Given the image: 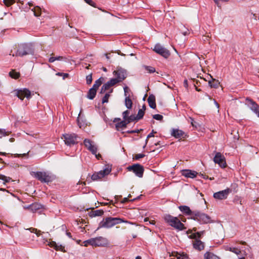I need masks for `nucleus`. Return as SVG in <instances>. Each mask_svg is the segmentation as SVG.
I'll use <instances>...</instances> for the list:
<instances>
[{"instance_id":"f03ea898","label":"nucleus","mask_w":259,"mask_h":259,"mask_svg":"<svg viewBox=\"0 0 259 259\" xmlns=\"http://www.w3.org/2000/svg\"><path fill=\"white\" fill-rule=\"evenodd\" d=\"M121 223H128L127 221H124L120 218L107 217L103 219L99 224L97 230L100 228H110L114 225Z\"/></svg>"},{"instance_id":"1a4fd4ad","label":"nucleus","mask_w":259,"mask_h":259,"mask_svg":"<svg viewBox=\"0 0 259 259\" xmlns=\"http://www.w3.org/2000/svg\"><path fill=\"white\" fill-rule=\"evenodd\" d=\"M245 105L259 117V105L252 99L247 97L245 99Z\"/></svg>"},{"instance_id":"bb28decb","label":"nucleus","mask_w":259,"mask_h":259,"mask_svg":"<svg viewBox=\"0 0 259 259\" xmlns=\"http://www.w3.org/2000/svg\"><path fill=\"white\" fill-rule=\"evenodd\" d=\"M127 121L123 119V120L119 121L115 124L116 128L118 130L119 128L125 127L128 124L126 123Z\"/></svg>"},{"instance_id":"4c0bfd02","label":"nucleus","mask_w":259,"mask_h":259,"mask_svg":"<svg viewBox=\"0 0 259 259\" xmlns=\"http://www.w3.org/2000/svg\"><path fill=\"white\" fill-rule=\"evenodd\" d=\"M123 90H124V95L125 97H130V95L129 93L131 92V91L129 89V88L127 86H125L123 88Z\"/></svg>"},{"instance_id":"338daca9","label":"nucleus","mask_w":259,"mask_h":259,"mask_svg":"<svg viewBox=\"0 0 259 259\" xmlns=\"http://www.w3.org/2000/svg\"><path fill=\"white\" fill-rule=\"evenodd\" d=\"M214 100V104L215 105L216 107H217V108H219V104H218V103L215 100Z\"/></svg>"},{"instance_id":"a211bd4d","label":"nucleus","mask_w":259,"mask_h":259,"mask_svg":"<svg viewBox=\"0 0 259 259\" xmlns=\"http://www.w3.org/2000/svg\"><path fill=\"white\" fill-rule=\"evenodd\" d=\"M180 210L186 215H190L193 217L196 212V210L192 211L190 207L186 205H181L179 206Z\"/></svg>"},{"instance_id":"4d7b16f0","label":"nucleus","mask_w":259,"mask_h":259,"mask_svg":"<svg viewBox=\"0 0 259 259\" xmlns=\"http://www.w3.org/2000/svg\"><path fill=\"white\" fill-rule=\"evenodd\" d=\"M184 86L186 89H188V82L187 79H186L184 81Z\"/></svg>"},{"instance_id":"603ef678","label":"nucleus","mask_w":259,"mask_h":259,"mask_svg":"<svg viewBox=\"0 0 259 259\" xmlns=\"http://www.w3.org/2000/svg\"><path fill=\"white\" fill-rule=\"evenodd\" d=\"M103 88H104V89L105 90H108L111 86L110 85V84L108 82H106L105 84H103V85L102 86Z\"/></svg>"},{"instance_id":"680f3d73","label":"nucleus","mask_w":259,"mask_h":259,"mask_svg":"<svg viewBox=\"0 0 259 259\" xmlns=\"http://www.w3.org/2000/svg\"><path fill=\"white\" fill-rule=\"evenodd\" d=\"M66 235L70 238L72 239L71 234L70 232L66 231Z\"/></svg>"},{"instance_id":"6ab92c4d","label":"nucleus","mask_w":259,"mask_h":259,"mask_svg":"<svg viewBox=\"0 0 259 259\" xmlns=\"http://www.w3.org/2000/svg\"><path fill=\"white\" fill-rule=\"evenodd\" d=\"M192 245L193 248L198 251L203 250L205 246L204 243L200 239L193 240L192 241Z\"/></svg>"},{"instance_id":"c03bdc74","label":"nucleus","mask_w":259,"mask_h":259,"mask_svg":"<svg viewBox=\"0 0 259 259\" xmlns=\"http://www.w3.org/2000/svg\"><path fill=\"white\" fill-rule=\"evenodd\" d=\"M15 2V0H4V3L7 6H9L12 5Z\"/></svg>"},{"instance_id":"0eeeda50","label":"nucleus","mask_w":259,"mask_h":259,"mask_svg":"<svg viewBox=\"0 0 259 259\" xmlns=\"http://www.w3.org/2000/svg\"><path fill=\"white\" fill-rule=\"evenodd\" d=\"M31 175L41 182L48 183L52 181L51 177L46 172H32Z\"/></svg>"},{"instance_id":"f704fd0d","label":"nucleus","mask_w":259,"mask_h":259,"mask_svg":"<svg viewBox=\"0 0 259 259\" xmlns=\"http://www.w3.org/2000/svg\"><path fill=\"white\" fill-rule=\"evenodd\" d=\"M64 58L62 56L51 57L49 58V62L50 63H53L56 60L61 61Z\"/></svg>"},{"instance_id":"e2e57ef3","label":"nucleus","mask_w":259,"mask_h":259,"mask_svg":"<svg viewBox=\"0 0 259 259\" xmlns=\"http://www.w3.org/2000/svg\"><path fill=\"white\" fill-rule=\"evenodd\" d=\"M94 155H95L96 158L98 159H100V158H101V155L99 153L97 154V153H96V154Z\"/></svg>"},{"instance_id":"9b49d317","label":"nucleus","mask_w":259,"mask_h":259,"mask_svg":"<svg viewBox=\"0 0 259 259\" xmlns=\"http://www.w3.org/2000/svg\"><path fill=\"white\" fill-rule=\"evenodd\" d=\"M153 51L166 59L168 58L170 55V52L167 49L159 44L155 45Z\"/></svg>"},{"instance_id":"ddd939ff","label":"nucleus","mask_w":259,"mask_h":259,"mask_svg":"<svg viewBox=\"0 0 259 259\" xmlns=\"http://www.w3.org/2000/svg\"><path fill=\"white\" fill-rule=\"evenodd\" d=\"M113 75L116 77L119 82H121L126 78V71L122 68H119L117 70H115L113 73Z\"/></svg>"},{"instance_id":"69168bd1","label":"nucleus","mask_w":259,"mask_h":259,"mask_svg":"<svg viewBox=\"0 0 259 259\" xmlns=\"http://www.w3.org/2000/svg\"><path fill=\"white\" fill-rule=\"evenodd\" d=\"M63 78L65 79V78L69 76V74L68 73H63Z\"/></svg>"},{"instance_id":"b1692460","label":"nucleus","mask_w":259,"mask_h":259,"mask_svg":"<svg viewBox=\"0 0 259 259\" xmlns=\"http://www.w3.org/2000/svg\"><path fill=\"white\" fill-rule=\"evenodd\" d=\"M204 259H220L219 257L214 253L207 251L204 255Z\"/></svg>"},{"instance_id":"6e6552de","label":"nucleus","mask_w":259,"mask_h":259,"mask_svg":"<svg viewBox=\"0 0 259 259\" xmlns=\"http://www.w3.org/2000/svg\"><path fill=\"white\" fill-rule=\"evenodd\" d=\"M127 169L128 171H132L136 176L139 178H142L143 176L144 168V167L140 164L136 163L128 166Z\"/></svg>"},{"instance_id":"473e14b6","label":"nucleus","mask_w":259,"mask_h":259,"mask_svg":"<svg viewBox=\"0 0 259 259\" xmlns=\"http://www.w3.org/2000/svg\"><path fill=\"white\" fill-rule=\"evenodd\" d=\"M143 67L149 73H152L156 71L155 68L150 66L144 65Z\"/></svg>"},{"instance_id":"4468645a","label":"nucleus","mask_w":259,"mask_h":259,"mask_svg":"<svg viewBox=\"0 0 259 259\" xmlns=\"http://www.w3.org/2000/svg\"><path fill=\"white\" fill-rule=\"evenodd\" d=\"M213 161L218 164L221 167L226 166V162L225 157L220 152H217L213 158Z\"/></svg>"},{"instance_id":"f3484780","label":"nucleus","mask_w":259,"mask_h":259,"mask_svg":"<svg viewBox=\"0 0 259 259\" xmlns=\"http://www.w3.org/2000/svg\"><path fill=\"white\" fill-rule=\"evenodd\" d=\"M171 135L176 139L186 138L187 137V135L182 130L173 128L171 132Z\"/></svg>"},{"instance_id":"58836bf2","label":"nucleus","mask_w":259,"mask_h":259,"mask_svg":"<svg viewBox=\"0 0 259 259\" xmlns=\"http://www.w3.org/2000/svg\"><path fill=\"white\" fill-rule=\"evenodd\" d=\"M136 116L135 115H131L129 116V117L127 118V120H126V123H129L132 121H134L135 120H137V118H136Z\"/></svg>"},{"instance_id":"39448f33","label":"nucleus","mask_w":259,"mask_h":259,"mask_svg":"<svg viewBox=\"0 0 259 259\" xmlns=\"http://www.w3.org/2000/svg\"><path fill=\"white\" fill-rule=\"evenodd\" d=\"M191 219L197 221L201 224H208L212 222L210 217L203 212L196 210L194 215L191 217Z\"/></svg>"},{"instance_id":"a18cd8bd","label":"nucleus","mask_w":259,"mask_h":259,"mask_svg":"<svg viewBox=\"0 0 259 259\" xmlns=\"http://www.w3.org/2000/svg\"><path fill=\"white\" fill-rule=\"evenodd\" d=\"M153 118L157 120H161L163 119V116L162 115L157 114L153 115Z\"/></svg>"},{"instance_id":"7c9ffc66","label":"nucleus","mask_w":259,"mask_h":259,"mask_svg":"<svg viewBox=\"0 0 259 259\" xmlns=\"http://www.w3.org/2000/svg\"><path fill=\"white\" fill-rule=\"evenodd\" d=\"M102 83V80L101 79V78H100L97 80H96L92 88L97 90L98 89V88L101 85Z\"/></svg>"},{"instance_id":"774afa93","label":"nucleus","mask_w":259,"mask_h":259,"mask_svg":"<svg viewBox=\"0 0 259 259\" xmlns=\"http://www.w3.org/2000/svg\"><path fill=\"white\" fill-rule=\"evenodd\" d=\"M106 90H105L104 89V88L103 87H102L101 89V91H100V93H104Z\"/></svg>"},{"instance_id":"6e6d98bb","label":"nucleus","mask_w":259,"mask_h":259,"mask_svg":"<svg viewBox=\"0 0 259 259\" xmlns=\"http://www.w3.org/2000/svg\"><path fill=\"white\" fill-rule=\"evenodd\" d=\"M214 3H215V4L218 6V7H220V4H219V2L220 1H222V2H228L229 0H213Z\"/></svg>"},{"instance_id":"13d9d810","label":"nucleus","mask_w":259,"mask_h":259,"mask_svg":"<svg viewBox=\"0 0 259 259\" xmlns=\"http://www.w3.org/2000/svg\"><path fill=\"white\" fill-rule=\"evenodd\" d=\"M84 1L91 6H93L94 2L92 0H84Z\"/></svg>"},{"instance_id":"4be33fe9","label":"nucleus","mask_w":259,"mask_h":259,"mask_svg":"<svg viewBox=\"0 0 259 259\" xmlns=\"http://www.w3.org/2000/svg\"><path fill=\"white\" fill-rule=\"evenodd\" d=\"M104 211L102 209H98L96 210H92L89 212V215L91 217H95L101 216L103 214Z\"/></svg>"},{"instance_id":"ea45409f","label":"nucleus","mask_w":259,"mask_h":259,"mask_svg":"<svg viewBox=\"0 0 259 259\" xmlns=\"http://www.w3.org/2000/svg\"><path fill=\"white\" fill-rule=\"evenodd\" d=\"M109 97H110L109 93H106L105 96L102 98V103L103 104H104L105 103H107L108 102V99H109Z\"/></svg>"},{"instance_id":"864d4df0","label":"nucleus","mask_w":259,"mask_h":259,"mask_svg":"<svg viewBox=\"0 0 259 259\" xmlns=\"http://www.w3.org/2000/svg\"><path fill=\"white\" fill-rule=\"evenodd\" d=\"M189 238L192 239H194V240H198V238H197V235H196V233H193L190 236H189Z\"/></svg>"},{"instance_id":"c9c22d12","label":"nucleus","mask_w":259,"mask_h":259,"mask_svg":"<svg viewBox=\"0 0 259 259\" xmlns=\"http://www.w3.org/2000/svg\"><path fill=\"white\" fill-rule=\"evenodd\" d=\"M91 152V153L93 154H96V153H97V151H98V149H97V146L93 144L92 147H91L89 149H88Z\"/></svg>"},{"instance_id":"5fc2aeb1","label":"nucleus","mask_w":259,"mask_h":259,"mask_svg":"<svg viewBox=\"0 0 259 259\" xmlns=\"http://www.w3.org/2000/svg\"><path fill=\"white\" fill-rule=\"evenodd\" d=\"M142 131V129L137 130H132L127 131L129 134L139 133L140 131Z\"/></svg>"},{"instance_id":"dca6fc26","label":"nucleus","mask_w":259,"mask_h":259,"mask_svg":"<svg viewBox=\"0 0 259 259\" xmlns=\"http://www.w3.org/2000/svg\"><path fill=\"white\" fill-rule=\"evenodd\" d=\"M230 189L228 188L224 190L214 193L213 194V197L219 200L225 199L227 198Z\"/></svg>"},{"instance_id":"c756f323","label":"nucleus","mask_w":259,"mask_h":259,"mask_svg":"<svg viewBox=\"0 0 259 259\" xmlns=\"http://www.w3.org/2000/svg\"><path fill=\"white\" fill-rule=\"evenodd\" d=\"M208 84L211 88L217 89L219 87V82L218 80L213 79L212 80L208 81Z\"/></svg>"},{"instance_id":"412c9836","label":"nucleus","mask_w":259,"mask_h":259,"mask_svg":"<svg viewBox=\"0 0 259 259\" xmlns=\"http://www.w3.org/2000/svg\"><path fill=\"white\" fill-rule=\"evenodd\" d=\"M42 207V205L41 204L35 202L29 205L27 208L30 209L33 212H34L41 209Z\"/></svg>"},{"instance_id":"c85d7f7f","label":"nucleus","mask_w":259,"mask_h":259,"mask_svg":"<svg viewBox=\"0 0 259 259\" xmlns=\"http://www.w3.org/2000/svg\"><path fill=\"white\" fill-rule=\"evenodd\" d=\"M132 105V101L130 99V97H125V105L126 107V108L128 109H131Z\"/></svg>"},{"instance_id":"2eb2a0df","label":"nucleus","mask_w":259,"mask_h":259,"mask_svg":"<svg viewBox=\"0 0 259 259\" xmlns=\"http://www.w3.org/2000/svg\"><path fill=\"white\" fill-rule=\"evenodd\" d=\"M41 239L44 244L48 245L51 247H53L56 250L63 251L64 249V246H62V245H58L54 241H48L47 239H45L42 237Z\"/></svg>"},{"instance_id":"20e7f679","label":"nucleus","mask_w":259,"mask_h":259,"mask_svg":"<svg viewBox=\"0 0 259 259\" xmlns=\"http://www.w3.org/2000/svg\"><path fill=\"white\" fill-rule=\"evenodd\" d=\"M85 246L90 244L93 246H106L109 242L107 238L102 236L91 238L84 242Z\"/></svg>"},{"instance_id":"e433bc0d","label":"nucleus","mask_w":259,"mask_h":259,"mask_svg":"<svg viewBox=\"0 0 259 259\" xmlns=\"http://www.w3.org/2000/svg\"><path fill=\"white\" fill-rule=\"evenodd\" d=\"M107 82L110 84V85L111 87L114 85L115 84H116V83L119 82V81L117 80V79H116L115 78H111Z\"/></svg>"},{"instance_id":"5701e85b","label":"nucleus","mask_w":259,"mask_h":259,"mask_svg":"<svg viewBox=\"0 0 259 259\" xmlns=\"http://www.w3.org/2000/svg\"><path fill=\"white\" fill-rule=\"evenodd\" d=\"M148 102L149 106L152 108L155 109L156 107V104L155 102V98L154 96L150 95L148 98Z\"/></svg>"},{"instance_id":"7ed1b4c3","label":"nucleus","mask_w":259,"mask_h":259,"mask_svg":"<svg viewBox=\"0 0 259 259\" xmlns=\"http://www.w3.org/2000/svg\"><path fill=\"white\" fill-rule=\"evenodd\" d=\"M34 48L32 43H22L18 45L16 52V56L23 57L30 54H33Z\"/></svg>"},{"instance_id":"2f4dec72","label":"nucleus","mask_w":259,"mask_h":259,"mask_svg":"<svg viewBox=\"0 0 259 259\" xmlns=\"http://www.w3.org/2000/svg\"><path fill=\"white\" fill-rule=\"evenodd\" d=\"M83 143L88 149H89L93 145V142L88 139H85L84 140Z\"/></svg>"},{"instance_id":"8fccbe9b","label":"nucleus","mask_w":259,"mask_h":259,"mask_svg":"<svg viewBox=\"0 0 259 259\" xmlns=\"http://www.w3.org/2000/svg\"><path fill=\"white\" fill-rule=\"evenodd\" d=\"M31 232L35 233L37 236H39L41 234V231L35 228H32Z\"/></svg>"},{"instance_id":"393cba45","label":"nucleus","mask_w":259,"mask_h":259,"mask_svg":"<svg viewBox=\"0 0 259 259\" xmlns=\"http://www.w3.org/2000/svg\"><path fill=\"white\" fill-rule=\"evenodd\" d=\"M97 90L91 88L87 94V98L90 100H93L94 99L96 95Z\"/></svg>"},{"instance_id":"0e129e2a","label":"nucleus","mask_w":259,"mask_h":259,"mask_svg":"<svg viewBox=\"0 0 259 259\" xmlns=\"http://www.w3.org/2000/svg\"><path fill=\"white\" fill-rule=\"evenodd\" d=\"M119 121H121V119L119 118H116L114 119L113 122L115 123H117L118 122H119Z\"/></svg>"},{"instance_id":"de8ad7c7","label":"nucleus","mask_w":259,"mask_h":259,"mask_svg":"<svg viewBox=\"0 0 259 259\" xmlns=\"http://www.w3.org/2000/svg\"><path fill=\"white\" fill-rule=\"evenodd\" d=\"M6 136H7V132L6 131V130L5 129L0 128V138H2L3 137Z\"/></svg>"},{"instance_id":"cd10ccee","label":"nucleus","mask_w":259,"mask_h":259,"mask_svg":"<svg viewBox=\"0 0 259 259\" xmlns=\"http://www.w3.org/2000/svg\"><path fill=\"white\" fill-rule=\"evenodd\" d=\"M225 250H229L237 255L241 253V251L240 250V249L235 247H231L229 246H225Z\"/></svg>"},{"instance_id":"aec40b11","label":"nucleus","mask_w":259,"mask_h":259,"mask_svg":"<svg viewBox=\"0 0 259 259\" xmlns=\"http://www.w3.org/2000/svg\"><path fill=\"white\" fill-rule=\"evenodd\" d=\"M198 172L194 170H191L190 169H184L182 171V176L186 178H194L196 177Z\"/></svg>"},{"instance_id":"423d86ee","label":"nucleus","mask_w":259,"mask_h":259,"mask_svg":"<svg viewBox=\"0 0 259 259\" xmlns=\"http://www.w3.org/2000/svg\"><path fill=\"white\" fill-rule=\"evenodd\" d=\"M63 137L65 144L69 147L77 144L78 143L77 136L75 134H64L63 135Z\"/></svg>"},{"instance_id":"f257e3e1","label":"nucleus","mask_w":259,"mask_h":259,"mask_svg":"<svg viewBox=\"0 0 259 259\" xmlns=\"http://www.w3.org/2000/svg\"><path fill=\"white\" fill-rule=\"evenodd\" d=\"M163 219L168 225L178 231H183L186 229L184 224L181 223L179 219L176 217L166 214L164 215Z\"/></svg>"},{"instance_id":"37998d69","label":"nucleus","mask_w":259,"mask_h":259,"mask_svg":"<svg viewBox=\"0 0 259 259\" xmlns=\"http://www.w3.org/2000/svg\"><path fill=\"white\" fill-rule=\"evenodd\" d=\"M130 113V111L127 110L124 111L122 113V116H123V119H124L125 120H127V118L129 117Z\"/></svg>"},{"instance_id":"a19ab883","label":"nucleus","mask_w":259,"mask_h":259,"mask_svg":"<svg viewBox=\"0 0 259 259\" xmlns=\"http://www.w3.org/2000/svg\"><path fill=\"white\" fill-rule=\"evenodd\" d=\"M156 133V132H154V130H152V132L149 134L148 135L146 140V141H145V145L144 146V147H145L147 144L148 139L154 137V134Z\"/></svg>"},{"instance_id":"49530a36","label":"nucleus","mask_w":259,"mask_h":259,"mask_svg":"<svg viewBox=\"0 0 259 259\" xmlns=\"http://www.w3.org/2000/svg\"><path fill=\"white\" fill-rule=\"evenodd\" d=\"M87 84H90L92 81V74H89L86 76Z\"/></svg>"},{"instance_id":"72a5a7b5","label":"nucleus","mask_w":259,"mask_h":259,"mask_svg":"<svg viewBox=\"0 0 259 259\" xmlns=\"http://www.w3.org/2000/svg\"><path fill=\"white\" fill-rule=\"evenodd\" d=\"M144 113L145 111H144L143 109H139L138 114L136 116V118H137V120L141 119L143 117Z\"/></svg>"},{"instance_id":"9d476101","label":"nucleus","mask_w":259,"mask_h":259,"mask_svg":"<svg viewBox=\"0 0 259 259\" xmlns=\"http://www.w3.org/2000/svg\"><path fill=\"white\" fill-rule=\"evenodd\" d=\"M14 92L15 95L21 100H23L25 97L27 99L31 98V92L26 88L15 90Z\"/></svg>"},{"instance_id":"3c124183","label":"nucleus","mask_w":259,"mask_h":259,"mask_svg":"<svg viewBox=\"0 0 259 259\" xmlns=\"http://www.w3.org/2000/svg\"><path fill=\"white\" fill-rule=\"evenodd\" d=\"M204 231L196 232V235H197V238H198V239H200V238L204 234Z\"/></svg>"},{"instance_id":"a878e982","label":"nucleus","mask_w":259,"mask_h":259,"mask_svg":"<svg viewBox=\"0 0 259 259\" xmlns=\"http://www.w3.org/2000/svg\"><path fill=\"white\" fill-rule=\"evenodd\" d=\"M9 76L14 79H18L20 76V74L18 72H16L15 70H12L9 73Z\"/></svg>"},{"instance_id":"bf43d9fd","label":"nucleus","mask_w":259,"mask_h":259,"mask_svg":"<svg viewBox=\"0 0 259 259\" xmlns=\"http://www.w3.org/2000/svg\"><path fill=\"white\" fill-rule=\"evenodd\" d=\"M182 256L183 258L185 259H189V255L187 254L186 253H183Z\"/></svg>"},{"instance_id":"79ce46f5","label":"nucleus","mask_w":259,"mask_h":259,"mask_svg":"<svg viewBox=\"0 0 259 259\" xmlns=\"http://www.w3.org/2000/svg\"><path fill=\"white\" fill-rule=\"evenodd\" d=\"M145 156V155L143 153H140L138 154H136L134 157V159L135 160H139L141 158H144Z\"/></svg>"},{"instance_id":"052dcab7","label":"nucleus","mask_w":259,"mask_h":259,"mask_svg":"<svg viewBox=\"0 0 259 259\" xmlns=\"http://www.w3.org/2000/svg\"><path fill=\"white\" fill-rule=\"evenodd\" d=\"M129 201V200H128V198H127V197H124V198L122 199V200L121 201V203H125V202H127V201Z\"/></svg>"},{"instance_id":"09e8293b","label":"nucleus","mask_w":259,"mask_h":259,"mask_svg":"<svg viewBox=\"0 0 259 259\" xmlns=\"http://www.w3.org/2000/svg\"><path fill=\"white\" fill-rule=\"evenodd\" d=\"M11 180V178L10 177L4 176L3 181H4V184H5L6 183L9 182Z\"/></svg>"},{"instance_id":"f8f14e48","label":"nucleus","mask_w":259,"mask_h":259,"mask_svg":"<svg viewBox=\"0 0 259 259\" xmlns=\"http://www.w3.org/2000/svg\"><path fill=\"white\" fill-rule=\"evenodd\" d=\"M111 171V168L107 167L99 172L93 174L91 177L93 181H97L109 175Z\"/></svg>"}]
</instances>
